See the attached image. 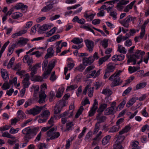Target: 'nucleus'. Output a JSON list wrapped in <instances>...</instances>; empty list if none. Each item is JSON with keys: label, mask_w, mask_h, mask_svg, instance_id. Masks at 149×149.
Returning a JSON list of instances; mask_svg holds the SVG:
<instances>
[{"label": "nucleus", "mask_w": 149, "mask_h": 149, "mask_svg": "<svg viewBox=\"0 0 149 149\" xmlns=\"http://www.w3.org/2000/svg\"><path fill=\"white\" fill-rule=\"evenodd\" d=\"M144 52L137 50L135 52L134 54L133 55L128 54L126 55L127 58V63L129 64L131 62H133V64L134 65L136 64V59H140L139 61L137 63L138 64L141 63L143 61V56L145 54Z\"/></svg>", "instance_id": "f257e3e1"}, {"label": "nucleus", "mask_w": 149, "mask_h": 149, "mask_svg": "<svg viewBox=\"0 0 149 149\" xmlns=\"http://www.w3.org/2000/svg\"><path fill=\"white\" fill-rule=\"evenodd\" d=\"M38 129L37 127L31 128L30 127H26L22 131V133L26 135H30L33 137L35 136L38 131Z\"/></svg>", "instance_id": "f03ea898"}, {"label": "nucleus", "mask_w": 149, "mask_h": 149, "mask_svg": "<svg viewBox=\"0 0 149 149\" xmlns=\"http://www.w3.org/2000/svg\"><path fill=\"white\" fill-rule=\"evenodd\" d=\"M45 107V105L43 106L39 107L37 106H35L33 109L29 110L26 111V113L28 114H32L35 116L40 113L41 110Z\"/></svg>", "instance_id": "7ed1b4c3"}, {"label": "nucleus", "mask_w": 149, "mask_h": 149, "mask_svg": "<svg viewBox=\"0 0 149 149\" xmlns=\"http://www.w3.org/2000/svg\"><path fill=\"white\" fill-rule=\"evenodd\" d=\"M115 67L111 63H109L107 66L105 70V74L104 76V78L106 79L110 75V73L113 72L114 70Z\"/></svg>", "instance_id": "20e7f679"}, {"label": "nucleus", "mask_w": 149, "mask_h": 149, "mask_svg": "<svg viewBox=\"0 0 149 149\" xmlns=\"http://www.w3.org/2000/svg\"><path fill=\"white\" fill-rule=\"evenodd\" d=\"M109 80L112 81L110 84V86L112 88L120 85L123 82L119 77L113 76L112 79Z\"/></svg>", "instance_id": "39448f33"}, {"label": "nucleus", "mask_w": 149, "mask_h": 149, "mask_svg": "<svg viewBox=\"0 0 149 149\" xmlns=\"http://www.w3.org/2000/svg\"><path fill=\"white\" fill-rule=\"evenodd\" d=\"M50 114V113L49 111L45 110L42 114L39 115V116L41 118L38 120V122L39 123H42L46 122Z\"/></svg>", "instance_id": "423d86ee"}, {"label": "nucleus", "mask_w": 149, "mask_h": 149, "mask_svg": "<svg viewBox=\"0 0 149 149\" xmlns=\"http://www.w3.org/2000/svg\"><path fill=\"white\" fill-rule=\"evenodd\" d=\"M132 16L129 15L123 20L119 21V22L125 27L128 28L129 26V23L132 21Z\"/></svg>", "instance_id": "0eeeda50"}, {"label": "nucleus", "mask_w": 149, "mask_h": 149, "mask_svg": "<svg viewBox=\"0 0 149 149\" xmlns=\"http://www.w3.org/2000/svg\"><path fill=\"white\" fill-rule=\"evenodd\" d=\"M40 67V64H36L33 67L30 66L29 67V70L31 71L30 73L31 77L33 78L34 75L36 73L37 70L38 68Z\"/></svg>", "instance_id": "6e6552de"}, {"label": "nucleus", "mask_w": 149, "mask_h": 149, "mask_svg": "<svg viewBox=\"0 0 149 149\" xmlns=\"http://www.w3.org/2000/svg\"><path fill=\"white\" fill-rule=\"evenodd\" d=\"M86 46L88 50L90 52H92L94 46V42L92 40H85Z\"/></svg>", "instance_id": "1a4fd4ad"}, {"label": "nucleus", "mask_w": 149, "mask_h": 149, "mask_svg": "<svg viewBox=\"0 0 149 149\" xmlns=\"http://www.w3.org/2000/svg\"><path fill=\"white\" fill-rule=\"evenodd\" d=\"M83 63L84 65L86 66L91 65L94 61V59L92 56H90L88 57H84L83 60Z\"/></svg>", "instance_id": "9d476101"}, {"label": "nucleus", "mask_w": 149, "mask_h": 149, "mask_svg": "<svg viewBox=\"0 0 149 149\" xmlns=\"http://www.w3.org/2000/svg\"><path fill=\"white\" fill-rule=\"evenodd\" d=\"M40 92L39 94V99L38 101V102L40 104L43 103L45 102V100L47 97V95L45 94V91H42Z\"/></svg>", "instance_id": "9b49d317"}, {"label": "nucleus", "mask_w": 149, "mask_h": 149, "mask_svg": "<svg viewBox=\"0 0 149 149\" xmlns=\"http://www.w3.org/2000/svg\"><path fill=\"white\" fill-rule=\"evenodd\" d=\"M106 119V116L102 115V113H98L96 116V119L97 120V123L100 124L104 122Z\"/></svg>", "instance_id": "f8f14e48"}, {"label": "nucleus", "mask_w": 149, "mask_h": 149, "mask_svg": "<svg viewBox=\"0 0 149 149\" xmlns=\"http://www.w3.org/2000/svg\"><path fill=\"white\" fill-rule=\"evenodd\" d=\"M24 76L25 77L22 81L24 88H28L29 85L30 84V83L29 81L30 77L29 74L28 73L24 75Z\"/></svg>", "instance_id": "ddd939ff"}, {"label": "nucleus", "mask_w": 149, "mask_h": 149, "mask_svg": "<svg viewBox=\"0 0 149 149\" xmlns=\"http://www.w3.org/2000/svg\"><path fill=\"white\" fill-rule=\"evenodd\" d=\"M117 109L110 107L107 109L104 112L105 115H107L110 114H113L116 112Z\"/></svg>", "instance_id": "4468645a"}, {"label": "nucleus", "mask_w": 149, "mask_h": 149, "mask_svg": "<svg viewBox=\"0 0 149 149\" xmlns=\"http://www.w3.org/2000/svg\"><path fill=\"white\" fill-rule=\"evenodd\" d=\"M100 69H99L97 72L95 70H94L91 72H89L87 76L88 77H92L94 76V78H96L100 75Z\"/></svg>", "instance_id": "2eb2a0df"}, {"label": "nucleus", "mask_w": 149, "mask_h": 149, "mask_svg": "<svg viewBox=\"0 0 149 149\" xmlns=\"http://www.w3.org/2000/svg\"><path fill=\"white\" fill-rule=\"evenodd\" d=\"M54 51L52 47H49L47 50V53L45 56V59L51 58L54 56Z\"/></svg>", "instance_id": "dca6fc26"}, {"label": "nucleus", "mask_w": 149, "mask_h": 149, "mask_svg": "<svg viewBox=\"0 0 149 149\" xmlns=\"http://www.w3.org/2000/svg\"><path fill=\"white\" fill-rule=\"evenodd\" d=\"M29 40V39L28 38H21L20 40L17 42L15 43L16 45H19L20 46L24 45Z\"/></svg>", "instance_id": "f3484780"}, {"label": "nucleus", "mask_w": 149, "mask_h": 149, "mask_svg": "<svg viewBox=\"0 0 149 149\" xmlns=\"http://www.w3.org/2000/svg\"><path fill=\"white\" fill-rule=\"evenodd\" d=\"M131 128V127L130 126H126L124 128L120 131L119 132V135H117V138L118 139H120V136L122 134L127 132Z\"/></svg>", "instance_id": "a211bd4d"}, {"label": "nucleus", "mask_w": 149, "mask_h": 149, "mask_svg": "<svg viewBox=\"0 0 149 149\" xmlns=\"http://www.w3.org/2000/svg\"><path fill=\"white\" fill-rule=\"evenodd\" d=\"M149 22V20H147L145 21L144 24L142 25L141 27V32L140 37L142 38H143L144 35L145 33V27L146 25Z\"/></svg>", "instance_id": "6ab92c4d"}, {"label": "nucleus", "mask_w": 149, "mask_h": 149, "mask_svg": "<svg viewBox=\"0 0 149 149\" xmlns=\"http://www.w3.org/2000/svg\"><path fill=\"white\" fill-rule=\"evenodd\" d=\"M53 4L50 3L44 7L41 10V11L42 12H48L51 10L53 8Z\"/></svg>", "instance_id": "aec40b11"}, {"label": "nucleus", "mask_w": 149, "mask_h": 149, "mask_svg": "<svg viewBox=\"0 0 149 149\" xmlns=\"http://www.w3.org/2000/svg\"><path fill=\"white\" fill-rule=\"evenodd\" d=\"M1 76L3 79L5 80L8 79L9 78L8 74L7 71L3 69L1 70Z\"/></svg>", "instance_id": "412c9836"}, {"label": "nucleus", "mask_w": 149, "mask_h": 149, "mask_svg": "<svg viewBox=\"0 0 149 149\" xmlns=\"http://www.w3.org/2000/svg\"><path fill=\"white\" fill-rule=\"evenodd\" d=\"M16 45H17L15 43V44H13L9 46L8 47V52L7 54L8 56H10L13 53Z\"/></svg>", "instance_id": "4be33fe9"}, {"label": "nucleus", "mask_w": 149, "mask_h": 149, "mask_svg": "<svg viewBox=\"0 0 149 149\" xmlns=\"http://www.w3.org/2000/svg\"><path fill=\"white\" fill-rule=\"evenodd\" d=\"M55 61H50L49 62L48 65V68L47 70L48 73H50L52 69L55 66Z\"/></svg>", "instance_id": "5701e85b"}, {"label": "nucleus", "mask_w": 149, "mask_h": 149, "mask_svg": "<svg viewBox=\"0 0 149 149\" xmlns=\"http://www.w3.org/2000/svg\"><path fill=\"white\" fill-rule=\"evenodd\" d=\"M18 119L20 120L21 119H23L25 118V116L24 113L21 110H19L17 113Z\"/></svg>", "instance_id": "b1692460"}, {"label": "nucleus", "mask_w": 149, "mask_h": 149, "mask_svg": "<svg viewBox=\"0 0 149 149\" xmlns=\"http://www.w3.org/2000/svg\"><path fill=\"white\" fill-rule=\"evenodd\" d=\"M107 105L106 104L104 103L101 104L97 110V112L102 113L104 110L107 108Z\"/></svg>", "instance_id": "393cba45"}, {"label": "nucleus", "mask_w": 149, "mask_h": 149, "mask_svg": "<svg viewBox=\"0 0 149 149\" xmlns=\"http://www.w3.org/2000/svg\"><path fill=\"white\" fill-rule=\"evenodd\" d=\"M113 149H123L121 143L116 141L113 145Z\"/></svg>", "instance_id": "a878e982"}, {"label": "nucleus", "mask_w": 149, "mask_h": 149, "mask_svg": "<svg viewBox=\"0 0 149 149\" xmlns=\"http://www.w3.org/2000/svg\"><path fill=\"white\" fill-rule=\"evenodd\" d=\"M110 135H107L104 137L102 140V144L103 145H105L108 143L111 138Z\"/></svg>", "instance_id": "bb28decb"}, {"label": "nucleus", "mask_w": 149, "mask_h": 149, "mask_svg": "<svg viewBox=\"0 0 149 149\" xmlns=\"http://www.w3.org/2000/svg\"><path fill=\"white\" fill-rule=\"evenodd\" d=\"M140 69V68L139 67H132L130 66L129 67L128 71L129 73L131 74L134 72Z\"/></svg>", "instance_id": "cd10ccee"}, {"label": "nucleus", "mask_w": 149, "mask_h": 149, "mask_svg": "<svg viewBox=\"0 0 149 149\" xmlns=\"http://www.w3.org/2000/svg\"><path fill=\"white\" fill-rule=\"evenodd\" d=\"M71 42L74 44L80 45L83 42V40L82 38L80 39L78 38H74L72 40Z\"/></svg>", "instance_id": "c85d7f7f"}, {"label": "nucleus", "mask_w": 149, "mask_h": 149, "mask_svg": "<svg viewBox=\"0 0 149 149\" xmlns=\"http://www.w3.org/2000/svg\"><path fill=\"white\" fill-rule=\"evenodd\" d=\"M64 90V88L61 87L59 88L56 93V96L57 97H60L62 95V94Z\"/></svg>", "instance_id": "c756f323"}, {"label": "nucleus", "mask_w": 149, "mask_h": 149, "mask_svg": "<svg viewBox=\"0 0 149 149\" xmlns=\"http://www.w3.org/2000/svg\"><path fill=\"white\" fill-rule=\"evenodd\" d=\"M23 61L24 60L26 61L29 65L30 63L33 62V60L32 58L30 57L28 55H25L23 59Z\"/></svg>", "instance_id": "7c9ffc66"}, {"label": "nucleus", "mask_w": 149, "mask_h": 149, "mask_svg": "<svg viewBox=\"0 0 149 149\" xmlns=\"http://www.w3.org/2000/svg\"><path fill=\"white\" fill-rule=\"evenodd\" d=\"M120 129L119 126L115 125L110 128L109 132L111 133L116 132L118 131Z\"/></svg>", "instance_id": "2f4dec72"}, {"label": "nucleus", "mask_w": 149, "mask_h": 149, "mask_svg": "<svg viewBox=\"0 0 149 149\" xmlns=\"http://www.w3.org/2000/svg\"><path fill=\"white\" fill-rule=\"evenodd\" d=\"M2 136L3 137H6L9 138H11L13 140L15 139V137L10 134L8 132H5L2 134Z\"/></svg>", "instance_id": "473e14b6"}, {"label": "nucleus", "mask_w": 149, "mask_h": 149, "mask_svg": "<svg viewBox=\"0 0 149 149\" xmlns=\"http://www.w3.org/2000/svg\"><path fill=\"white\" fill-rule=\"evenodd\" d=\"M136 102V99L135 98H132L127 103L126 106L129 107L132 106Z\"/></svg>", "instance_id": "72a5a7b5"}, {"label": "nucleus", "mask_w": 149, "mask_h": 149, "mask_svg": "<svg viewBox=\"0 0 149 149\" xmlns=\"http://www.w3.org/2000/svg\"><path fill=\"white\" fill-rule=\"evenodd\" d=\"M102 93L105 95H110L112 93V92L110 89L106 88L103 90Z\"/></svg>", "instance_id": "f704fd0d"}, {"label": "nucleus", "mask_w": 149, "mask_h": 149, "mask_svg": "<svg viewBox=\"0 0 149 149\" xmlns=\"http://www.w3.org/2000/svg\"><path fill=\"white\" fill-rule=\"evenodd\" d=\"M57 128L56 127H53L51 128L47 132V135L51 137L52 136L53 133L54 132V131H56Z\"/></svg>", "instance_id": "c9c22d12"}, {"label": "nucleus", "mask_w": 149, "mask_h": 149, "mask_svg": "<svg viewBox=\"0 0 149 149\" xmlns=\"http://www.w3.org/2000/svg\"><path fill=\"white\" fill-rule=\"evenodd\" d=\"M118 51L121 53L125 54L126 52V50H125V47H123L121 45H118Z\"/></svg>", "instance_id": "e433bc0d"}, {"label": "nucleus", "mask_w": 149, "mask_h": 149, "mask_svg": "<svg viewBox=\"0 0 149 149\" xmlns=\"http://www.w3.org/2000/svg\"><path fill=\"white\" fill-rule=\"evenodd\" d=\"M139 144V142L138 141H136L133 142L132 145L133 148L132 149H140V148L138 146Z\"/></svg>", "instance_id": "4c0bfd02"}, {"label": "nucleus", "mask_w": 149, "mask_h": 149, "mask_svg": "<svg viewBox=\"0 0 149 149\" xmlns=\"http://www.w3.org/2000/svg\"><path fill=\"white\" fill-rule=\"evenodd\" d=\"M84 110V107L83 106H81L79 109L78 110V111L77 112V113L75 116V118H78L79 116L82 113V111Z\"/></svg>", "instance_id": "58836bf2"}, {"label": "nucleus", "mask_w": 149, "mask_h": 149, "mask_svg": "<svg viewBox=\"0 0 149 149\" xmlns=\"http://www.w3.org/2000/svg\"><path fill=\"white\" fill-rule=\"evenodd\" d=\"M100 127V124L96 123L95 125V127L93 130V134H96L99 130Z\"/></svg>", "instance_id": "ea45409f"}, {"label": "nucleus", "mask_w": 149, "mask_h": 149, "mask_svg": "<svg viewBox=\"0 0 149 149\" xmlns=\"http://www.w3.org/2000/svg\"><path fill=\"white\" fill-rule=\"evenodd\" d=\"M78 87V86L75 84L68 86L66 89V91H69L74 90L77 88Z\"/></svg>", "instance_id": "a19ab883"}, {"label": "nucleus", "mask_w": 149, "mask_h": 149, "mask_svg": "<svg viewBox=\"0 0 149 149\" xmlns=\"http://www.w3.org/2000/svg\"><path fill=\"white\" fill-rule=\"evenodd\" d=\"M146 84L145 82H143L137 84L136 87V89L138 90L144 88L146 85Z\"/></svg>", "instance_id": "79ce46f5"}, {"label": "nucleus", "mask_w": 149, "mask_h": 149, "mask_svg": "<svg viewBox=\"0 0 149 149\" xmlns=\"http://www.w3.org/2000/svg\"><path fill=\"white\" fill-rule=\"evenodd\" d=\"M58 104V106L59 107L62 108V107L65 106L66 102L65 100H61L59 101L58 103L56 104V105Z\"/></svg>", "instance_id": "37998d69"}, {"label": "nucleus", "mask_w": 149, "mask_h": 149, "mask_svg": "<svg viewBox=\"0 0 149 149\" xmlns=\"http://www.w3.org/2000/svg\"><path fill=\"white\" fill-rule=\"evenodd\" d=\"M19 130V128L15 129L14 128L12 127L10 129L9 132L10 134H14L17 133Z\"/></svg>", "instance_id": "c03bdc74"}, {"label": "nucleus", "mask_w": 149, "mask_h": 149, "mask_svg": "<svg viewBox=\"0 0 149 149\" xmlns=\"http://www.w3.org/2000/svg\"><path fill=\"white\" fill-rule=\"evenodd\" d=\"M22 16V14L21 13L19 12L16 13L12 15V17L14 19H17Z\"/></svg>", "instance_id": "a18cd8bd"}, {"label": "nucleus", "mask_w": 149, "mask_h": 149, "mask_svg": "<svg viewBox=\"0 0 149 149\" xmlns=\"http://www.w3.org/2000/svg\"><path fill=\"white\" fill-rule=\"evenodd\" d=\"M15 58L14 57H12L10 60L9 63L7 66L8 69H10L12 67L13 63L14 62Z\"/></svg>", "instance_id": "49530a36"}, {"label": "nucleus", "mask_w": 149, "mask_h": 149, "mask_svg": "<svg viewBox=\"0 0 149 149\" xmlns=\"http://www.w3.org/2000/svg\"><path fill=\"white\" fill-rule=\"evenodd\" d=\"M102 134V132L101 131H100L97 134L95 137L93 139V140L95 141L97 140L98 141L100 140L102 138V136H101Z\"/></svg>", "instance_id": "de8ad7c7"}, {"label": "nucleus", "mask_w": 149, "mask_h": 149, "mask_svg": "<svg viewBox=\"0 0 149 149\" xmlns=\"http://www.w3.org/2000/svg\"><path fill=\"white\" fill-rule=\"evenodd\" d=\"M73 138H70V139H68L66 141V144L65 145V147L66 149H68L70 146V143L72 142L73 140Z\"/></svg>", "instance_id": "09e8293b"}, {"label": "nucleus", "mask_w": 149, "mask_h": 149, "mask_svg": "<svg viewBox=\"0 0 149 149\" xmlns=\"http://www.w3.org/2000/svg\"><path fill=\"white\" fill-rule=\"evenodd\" d=\"M117 13L115 11H113L110 12L109 15L110 16L113 17V19L115 20L117 18Z\"/></svg>", "instance_id": "8fccbe9b"}, {"label": "nucleus", "mask_w": 149, "mask_h": 149, "mask_svg": "<svg viewBox=\"0 0 149 149\" xmlns=\"http://www.w3.org/2000/svg\"><path fill=\"white\" fill-rule=\"evenodd\" d=\"M50 27L51 26L49 25L45 24L41 26L40 28L39 29L41 30L45 31L47 30H48L50 28Z\"/></svg>", "instance_id": "3c124183"}, {"label": "nucleus", "mask_w": 149, "mask_h": 149, "mask_svg": "<svg viewBox=\"0 0 149 149\" xmlns=\"http://www.w3.org/2000/svg\"><path fill=\"white\" fill-rule=\"evenodd\" d=\"M38 26H39V25H35L34 26H33L31 28L30 32L31 35H33L35 34L36 31V27H38Z\"/></svg>", "instance_id": "603ef678"}, {"label": "nucleus", "mask_w": 149, "mask_h": 149, "mask_svg": "<svg viewBox=\"0 0 149 149\" xmlns=\"http://www.w3.org/2000/svg\"><path fill=\"white\" fill-rule=\"evenodd\" d=\"M32 103V100L31 99H29L26 101L24 104V107L27 108L28 106H30Z\"/></svg>", "instance_id": "864d4df0"}, {"label": "nucleus", "mask_w": 149, "mask_h": 149, "mask_svg": "<svg viewBox=\"0 0 149 149\" xmlns=\"http://www.w3.org/2000/svg\"><path fill=\"white\" fill-rule=\"evenodd\" d=\"M122 72V71L120 70H119L117 72H115L114 73L111 75V76L109 77V79H112V77L113 76L115 77H119L120 75V73Z\"/></svg>", "instance_id": "5fc2aeb1"}, {"label": "nucleus", "mask_w": 149, "mask_h": 149, "mask_svg": "<svg viewBox=\"0 0 149 149\" xmlns=\"http://www.w3.org/2000/svg\"><path fill=\"white\" fill-rule=\"evenodd\" d=\"M11 127V125H6L3 126L2 127L0 128V131H4L8 130Z\"/></svg>", "instance_id": "6e6d98bb"}, {"label": "nucleus", "mask_w": 149, "mask_h": 149, "mask_svg": "<svg viewBox=\"0 0 149 149\" xmlns=\"http://www.w3.org/2000/svg\"><path fill=\"white\" fill-rule=\"evenodd\" d=\"M60 135V133L59 132H54L53 133L52 136L50 137V139H54L56 138H57Z\"/></svg>", "instance_id": "4d7b16f0"}, {"label": "nucleus", "mask_w": 149, "mask_h": 149, "mask_svg": "<svg viewBox=\"0 0 149 149\" xmlns=\"http://www.w3.org/2000/svg\"><path fill=\"white\" fill-rule=\"evenodd\" d=\"M96 110V109H94L93 108H91L88 113V117H91L94 116V114L95 113Z\"/></svg>", "instance_id": "13d9d810"}, {"label": "nucleus", "mask_w": 149, "mask_h": 149, "mask_svg": "<svg viewBox=\"0 0 149 149\" xmlns=\"http://www.w3.org/2000/svg\"><path fill=\"white\" fill-rule=\"evenodd\" d=\"M73 125L72 122H70L66 124V131H69L71 129V127Z\"/></svg>", "instance_id": "bf43d9fd"}, {"label": "nucleus", "mask_w": 149, "mask_h": 149, "mask_svg": "<svg viewBox=\"0 0 149 149\" xmlns=\"http://www.w3.org/2000/svg\"><path fill=\"white\" fill-rule=\"evenodd\" d=\"M87 128L85 127H84L83 130L80 133L78 136L79 139L81 138L84 135L85 132H86Z\"/></svg>", "instance_id": "052dcab7"}, {"label": "nucleus", "mask_w": 149, "mask_h": 149, "mask_svg": "<svg viewBox=\"0 0 149 149\" xmlns=\"http://www.w3.org/2000/svg\"><path fill=\"white\" fill-rule=\"evenodd\" d=\"M124 119L123 118H120L116 122V125L119 126L120 128L121 126V124L123 122Z\"/></svg>", "instance_id": "680f3d73"}, {"label": "nucleus", "mask_w": 149, "mask_h": 149, "mask_svg": "<svg viewBox=\"0 0 149 149\" xmlns=\"http://www.w3.org/2000/svg\"><path fill=\"white\" fill-rule=\"evenodd\" d=\"M48 63V60L47 59H45L43 62L42 64V68L43 69H45V70H46Z\"/></svg>", "instance_id": "e2e57ef3"}, {"label": "nucleus", "mask_w": 149, "mask_h": 149, "mask_svg": "<svg viewBox=\"0 0 149 149\" xmlns=\"http://www.w3.org/2000/svg\"><path fill=\"white\" fill-rule=\"evenodd\" d=\"M55 94L54 92L51 91L49 93V100L50 102H52L54 98H55Z\"/></svg>", "instance_id": "0e129e2a"}, {"label": "nucleus", "mask_w": 149, "mask_h": 149, "mask_svg": "<svg viewBox=\"0 0 149 149\" xmlns=\"http://www.w3.org/2000/svg\"><path fill=\"white\" fill-rule=\"evenodd\" d=\"M93 87H92L89 88L88 91V96L90 97H91L93 95Z\"/></svg>", "instance_id": "69168bd1"}, {"label": "nucleus", "mask_w": 149, "mask_h": 149, "mask_svg": "<svg viewBox=\"0 0 149 149\" xmlns=\"http://www.w3.org/2000/svg\"><path fill=\"white\" fill-rule=\"evenodd\" d=\"M10 85L8 83H4L2 86V88L3 90H6L10 88Z\"/></svg>", "instance_id": "338daca9"}, {"label": "nucleus", "mask_w": 149, "mask_h": 149, "mask_svg": "<svg viewBox=\"0 0 149 149\" xmlns=\"http://www.w3.org/2000/svg\"><path fill=\"white\" fill-rule=\"evenodd\" d=\"M108 40L106 39H104L102 42V46L104 48H106L108 45Z\"/></svg>", "instance_id": "774afa93"}]
</instances>
